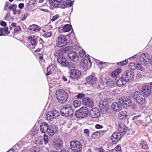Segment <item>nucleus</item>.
<instances>
[{"instance_id":"obj_1","label":"nucleus","mask_w":152,"mask_h":152,"mask_svg":"<svg viewBox=\"0 0 152 152\" xmlns=\"http://www.w3.org/2000/svg\"><path fill=\"white\" fill-rule=\"evenodd\" d=\"M56 96L58 102L60 104H65L68 101V94L63 89H58L56 92Z\"/></svg>"},{"instance_id":"obj_2","label":"nucleus","mask_w":152,"mask_h":152,"mask_svg":"<svg viewBox=\"0 0 152 152\" xmlns=\"http://www.w3.org/2000/svg\"><path fill=\"white\" fill-rule=\"evenodd\" d=\"M61 115L63 116L71 117L74 113L72 105L69 104H66L60 110Z\"/></svg>"},{"instance_id":"obj_3","label":"nucleus","mask_w":152,"mask_h":152,"mask_svg":"<svg viewBox=\"0 0 152 152\" xmlns=\"http://www.w3.org/2000/svg\"><path fill=\"white\" fill-rule=\"evenodd\" d=\"M88 108L85 107H81L78 110L76 111L75 115L76 117L79 118H82L86 117L88 113Z\"/></svg>"},{"instance_id":"obj_4","label":"nucleus","mask_w":152,"mask_h":152,"mask_svg":"<svg viewBox=\"0 0 152 152\" xmlns=\"http://www.w3.org/2000/svg\"><path fill=\"white\" fill-rule=\"evenodd\" d=\"M134 98L138 103L142 104H144L145 99L144 96L138 91H136L134 94Z\"/></svg>"},{"instance_id":"obj_5","label":"nucleus","mask_w":152,"mask_h":152,"mask_svg":"<svg viewBox=\"0 0 152 152\" xmlns=\"http://www.w3.org/2000/svg\"><path fill=\"white\" fill-rule=\"evenodd\" d=\"M70 145L72 151H80L82 149V145L78 141L73 140L71 141Z\"/></svg>"},{"instance_id":"obj_6","label":"nucleus","mask_w":152,"mask_h":152,"mask_svg":"<svg viewBox=\"0 0 152 152\" xmlns=\"http://www.w3.org/2000/svg\"><path fill=\"white\" fill-rule=\"evenodd\" d=\"M67 39L64 35H60L58 38L56 45L58 47H61L65 46L67 44Z\"/></svg>"},{"instance_id":"obj_7","label":"nucleus","mask_w":152,"mask_h":152,"mask_svg":"<svg viewBox=\"0 0 152 152\" xmlns=\"http://www.w3.org/2000/svg\"><path fill=\"white\" fill-rule=\"evenodd\" d=\"M134 73L131 71H127L124 73L122 75L123 78L126 82L131 80L134 77Z\"/></svg>"},{"instance_id":"obj_8","label":"nucleus","mask_w":152,"mask_h":152,"mask_svg":"<svg viewBox=\"0 0 152 152\" xmlns=\"http://www.w3.org/2000/svg\"><path fill=\"white\" fill-rule=\"evenodd\" d=\"M91 61L90 59L88 57V59H83L82 60L80 63V65L83 69L86 70L88 67V65L90 66V67L91 66Z\"/></svg>"},{"instance_id":"obj_9","label":"nucleus","mask_w":152,"mask_h":152,"mask_svg":"<svg viewBox=\"0 0 152 152\" xmlns=\"http://www.w3.org/2000/svg\"><path fill=\"white\" fill-rule=\"evenodd\" d=\"M97 80V78L95 76L90 75L86 78L85 84L90 86L93 85L96 83Z\"/></svg>"},{"instance_id":"obj_10","label":"nucleus","mask_w":152,"mask_h":152,"mask_svg":"<svg viewBox=\"0 0 152 152\" xmlns=\"http://www.w3.org/2000/svg\"><path fill=\"white\" fill-rule=\"evenodd\" d=\"M81 75V73L79 70L73 69L70 72L69 77L72 79H76L79 77Z\"/></svg>"},{"instance_id":"obj_11","label":"nucleus","mask_w":152,"mask_h":152,"mask_svg":"<svg viewBox=\"0 0 152 152\" xmlns=\"http://www.w3.org/2000/svg\"><path fill=\"white\" fill-rule=\"evenodd\" d=\"M121 138V136L120 133L115 132L113 134L110 138L113 143L116 144Z\"/></svg>"},{"instance_id":"obj_12","label":"nucleus","mask_w":152,"mask_h":152,"mask_svg":"<svg viewBox=\"0 0 152 152\" xmlns=\"http://www.w3.org/2000/svg\"><path fill=\"white\" fill-rule=\"evenodd\" d=\"M142 91L144 95L146 96H149L152 93V89L148 86H144L141 88Z\"/></svg>"},{"instance_id":"obj_13","label":"nucleus","mask_w":152,"mask_h":152,"mask_svg":"<svg viewBox=\"0 0 152 152\" xmlns=\"http://www.w3.org/2000/svg\"><path fill=\"white\" fill-rule=\"evenodd\" d=\"M100 115L99 110L96 108H93L89 112V116L92 118H97Z\"/></svg>"},{"instance_id":"obj_14","label":"nucleus","mask_w":152,"mask_h":152,"mask_svg":"<svg viewBox=\"0 0 152 152\" xmlns=\"http://www.w3.org/2000/svg\"><path fill=\"white\" fill-rule=\"evenodd\" d=\"M118 130L120 133H123L125 134L126 132H129V130L126 126L123 123L119 122L118 123Z\"/></svg>"},{"instance_id":"obj_15","label":"nucleus","mask_w":152,"mask_h":152,"mask_svg":"<svg viewBox=\"0 0 152 152\" xmlns=\"http://www.w3.org/2000/svg\"><path fill=\"white\" fill-rule=\"evenodd\" d=\"M82 102L84 105L89 107H92L94 105L93 101L88 97L84 98L82 100Z\"/></svg>"},{"instance_id":"obj_16","label":"nucleus","mask_w":152,"mask_h":152,"mask_svg":"<svg viewBox=\"0 0 152 152\" xmlns=\"http://www.w3.org/2000/svg\"><path fill=\"white\" fill-rule=\"evenodd\" d=\"M63 145V141L60 139L55 140L53 142V146L56 149H59L61 148L62 147Z\"/></svg>"},{"instance_id":"obj_17","label":"nucleus","mask_w":152,"mask_h":152,"mask_svg":"<svg viewBox=\"0 0 152 152\" xmlns=\"http://www.w3.org/2000/svg\"><path fill=\"white\" fill-rule=\"evenodd\" d=\"M119 102L124 105H126L128 106H131L132 104V102L131 100L127 97H124L123 98L119 99Z\"/></svg>"},{"instance_id":"obj_18","label":"nucleus","mask_w":152,"mask_h":152,"mask_svg":"<svg viewBox=\"0 0 152 152\" xmlns=\"http://www.w3.org/2000/svg\"><path fill=\"white\" fill-rule=\"evenodd\" d=\"M57 130V127L55 125H51L50 126L49 125L47 132L50 136H52L56 132Z\"/></svg>"},{"instance_id":"obj_19","label":"nucleus","mask_w":152,"mask_h":152,"mask_svg":"<svg viewBox=\"0 0 152 152\" xmlns=\"http://www.w3.org/2000/svg\"><path fill=\"white\" fill-rule=\"evenodd\" d=\"M68 56L71 60L74 61H77L79 58L76 52L73 51H70L68 53Z\"/></svg>"},{"instance_id":"obj_20","label":"nucleus","mask_w":152,"mask_h":152,"mask_svg":"<svg viewBox=\"0 0 152 152\" xmlns=\"http://www.w3.org/2000/svg\"><path fill=\"white\" fill-rule=\"evenodd\" d=\"M28 39L30 44L34 48L36 46L38 43V39L35 36H29Z\"/></svg>"},{"instance_id":"obj_21","label":"nucleus","mask_w":152,"mask_h":152,"mask_svg":"<svg viewBox=\"0 0 152 152\" xmlns=\"http://www.w3.org/2000/svg\"><path fill=\"white\" fill-rule=\"evenodd\" d=\"M57 62L63 66L66 67L68 64V62L66 58L63 57H58Z\"/></svg>"},{"instance_id":"obj_22","label":"nucleus","mask_w":152,"mask_h":152,"mask_svg":"<svg viewBox=\"0 0 152 152\" xmlns=\"http://www.w3.org/2000/svg\"><path fill=\"white\" fill-rule=\"evenodd\" d=\"M111 108L114 111L118 112L121 110L122 106L119 103L115 102L112 104Z\"/></svg>"},{"instance_id":"obj_23","label":"nucleus","mask_w":152,"mask_h":152,"mask_svg":"<svg viewBox=\"0 0 152 152\" xmlns=\"http://www.w3.org/2000/svg\"><path fill=\"white\" fill-rule=\"evenodd\" d=\"M149 57L147 54L142 53L140 56V60L141 63L143 65H145L147 64V62L149 59Z\"/></svg>"},{"instance_id":"obj_24","label":"nucleus","mask_w":152,"mask_h":152,"mask_svg":"<svg viewBox=\"0 0 152 152\" xmlns=\"http://www.w3.org/2000/svg\"><path fill=\"white\" fill-rule=\"evenodd\" d=\"M116 85L119 87H121L126 84V82L122 77H117L115 79Z\"/></svg>"},{"instance_id":"obj_25","label":"nucleus","mask_w":152,"mask_h":152,"mask_svg":"<svg viewBox=\"0 0 152 152\" xmlns=\"http://www.w3.org/2000/svg\"><path fill=\"white\" fill-rule=\"evenodd\" d=\"M49 125L46 123L43 122L40 126L41 132L42 133H45L47 132Z\"/></svg>"},{"instance_id":"obj_26","label":"nucleus","mask_w":152,"mask_h":152,"mask_svg":"<svg viewBox=\"0 0 152 152\" xmlns=\"http://www.w3.org/2000/svg\"><path fill=\"white\" fill-rule=\"evenodd\" d=\"M72 28V26L71 25L66 24L61 27V32H69L71 30Z\"/></svg>"},{"instance_id":"obj_27","label":"nucleus","mask_w":152,"mask_h":152,"mask_svg":"<svg viewBox=\"0 0 152 152\" xmlns=\"http://www.w3.org/2000/svg\"><path fill=\"white\" fill-rule=\"evenodd\" d=\"M10 31L8 30V27L1 28H0V36H5L6 34H10Z\"/></svg>"},{"instance_id":"obj_28","label":"nucleus","mask_w":152,"mask_h":152,"mask_svg":"<svg viewBox=\"0 0 152 152\" xmlns=\"http://www.w3.org/2000/svg\"><path fill=\"white\" fill-rule=\"evenodd\" d=\"M28 28L30 30L35 32H38L41 29V28H39L38 26L36 24H32Z\"/></svg>"},{"instance_id":"obj_29","label":"nucleus","mask_w":152,"mask_h":152,"mask_svg":"<svg viewBox=\"0 0 152 152\" xmlns=\"http://www.w3.org/2000/svg\"><path fill=\"white\" fill-rule=\"evenodd\" d=\"M122 70L120 68H118L115 69L110 74V75L113 77L115 78L118 76L121 72Z\"/></svg>"},{"instance_id":"obj_30","label":"nucleus","mask_w":152,"mask_h":152,"mask_svg":"<svg viewBox=\"0 0 152 152\" xmlns=\"http://www.w3.org/2000/svg\"><path fill=\"white\" fill-rule=\"evenodd\" d=\"M127 116V113L126 111H121L118 115V118L120 120L126 118Z\"/></svg>"},{"instance_id":"obj_31","label":"nucleus","mask_w":152,"mask_h":152,"mask_svg":"<svg viewBox=\"0 0 152 152\" xmlns=\"http://www.w3.org/2000/svg\"><path fill=\"white\" fill-rule=\"evenodd\" d=\"M104 81L108 86L112 87L114 86V82L113 80L110 78H105Z\"/></svg>"},{"instance_id":"obj_32","label":"nucleus","mask_w":152,"mask_h":152,"mask_svg":"<svg viewBox=\"0 0 152 152\" xmlns=\"http://www.w3.org/2000/svg\"><path fill=\"white\" fill-rule=\"evenodd\" d=\"M100 108L101 112H102L103 113H105L108 110V106L107 104L105 106L103 104H102V105L100 107Z\"/></svg>"},{"instance_id":"obj_33","label":"nucleus","mask_w":152,"mask_h":152,"mask_svg":"<svg viewBox=\"0 0 152 152\" xmlns=\"http://www.w3.org/2000/svg\"><path fill=\"white\" fill-rule=\"evenodd\" d=\"M54 55L59 57H62L64 54L61 49H60L59 50H58L55 51L54 53Z\"/></svg>"},{"instance_id":"obj_34","label":"nucleus","mask_w":152,"mask_h":152,"mask_svg":"<svg viewBox=\"0 0 152 152\" xmlns=\"http://www.w3.org/2000/svg\"><path fill=\"white\" fill-rule=\"evenodd\" d=\"M61 3V2L59 1L58 0H53L50 3V4L53 6L56 7H58Z\"/></svg>"},{"instance_id":"obj_35","label":"nucleus","mask_w":152,"mask_h":152,"mask_svg":"<svg viewBox=\"0 0 152 152\" xmlns=\"http://www.w3.org/2000/svg\"><path fill=\"white\" fill-rule=\"evenodd\" d=\"M81 102L78 100H75L73 102V106L75 108H77L80 107L81 104Z\"/></svg>"},{"instance_id":"obj_36","label":"nucleus","mask_w":152,"mask_h":152,"mask_svg":"<svg viewBox=\"0 0 152 152\" xmlns=\"http://www.w3.org/2000/svg\"><path fill=\"white\" fill-rule=\"evenodd\" d=\"M46 117L47 120L49 121H51L53 120V118H54L52 114V112L50 111L48 112L46 114Z\"/></svg>"},{"instance_id":"obj_37","label":"nucleus","mask_w":152,"mask_h":152,"mask_svg":"<svg viewBox=\"0 0 152 152\" xmlns=\"http://www.w3.org/2000/svg\"><path fill=\"white\" fill-rule=\"evenodd\" d=\"M53 68L51 66H49L47 68V72L46 73V76H48L51 74L53 72Z\"/></svg>"},{"instance_id":"obj_38","label":"nucleus","mask_w":152,"mask_h":152,"mask_svg":"<svg viewBox=\"0 0 152 152\" xmlns=\"http://www.w3.org/2000/svg\"><path fill=\"white\" fill-rule=\"evenodd\" d=\"M140 144L143 149H148V145L146 141H142Z\"/></svg>"},{"instance_id":"obj_39","label":"nucleus","mask_w":152,"mask_h":152,"mask_svg":"<svg viewBox=\"0 0 152 152\" xmlns=\"http://www.w3.org/2000/svg\"><path fill=\"white\" fill-rule=\"evenodd\" d=\"M128 62V60L127 59H126L122 61L118 62L117 64L119 66H124L127 64Z\"/></svg>"},{"instance_id":"obj_40","label":"nucleus","mask_w":152,"mask_h":152,"mask_svg":"<svg viewBox=\"0 0 152 152\" xmlns=\"http://www.w3.org/2000/svg\"><path fill=\"white\" fill-rule=\"evenodd\" d=\"M50 112H52V114L54 118H57L59 115V113L55 110Z\"/></svg>"},{"instance_id":"obj_41","label":"nucleus","mask_w":152,"mask_h":152,"mask_svg":"<svg viewBox=\"0 0 152 152\" xmlns=\"http://www.w3.org/2000/svg\"><path fill=\"white\" fill-rule=\"evenodd\" d=\"M61 50H62L64 53L68 52L71 49V47L70 46H67L65 47L64 48H61Z\"/></svg>"},{"instance_id":"obj_42","label":"nucleus","mask_w":152,"mask_h":152,"mask_svg":"<svg viewBox=\"0 0 152 152\" xmlns=\"http://www.w3.org/2000/svg\"><path fill=\"white\" fill-rule=\"evenodd\" d=\"M85 95L82 93H79L76 96V97L78 99H83L85 98Z\"/></svg>"},{"instance_id":"obj_43","label":"nucleus","mask_w":152,"mask_h":152,"mask_svg":"<svg viewBox=\"0 0 152 152\" xmlns=\"http://www.w3.org/2000/svg\"><path fill=\"white\" fill-rule=\"evenodd\" d=\"M43 48V45L42 43H40L39 46L34 51L36 53H38Z\"/></svg>"},{"instance_id":"obj_44","label":"nucleus","mask_w":152,"mask_h":152,"mask_svg":"<svg viewBox=\"0 0 152 152\" xmlns=\"http://www.w3.org/2000/svg\"><path fill=\"white\" fill-rule=\"evenodd\" d=\"M79 54L81 58H85L86 57L85 52L83 50H80L79 52Z\"/></svg>"},{"instance_id":"obj_45","label":"nucleus","mask_w":152,"mask_h":152,"mask_svg":"<svg viewBox=\"0 0 152 152\" xmlns=\"http://www.w3.org/2000/svg\"><path fill=\"white\" fill-rule=\"evenodd\" d=\"M52 35V33L51 32H47L43 34V36L45 38L50 37Z\"/></svg>"},{"instance_id":"obj_46","label":"nucleus","mask_w":152,"mask_h":152,"mask_svg":"<svg viewBox=\"0 0 152 152\" xmlns=\"http://www.w3.org/2000/svg\"><path fill=\"white\" fill-rule=\"evenodd\" d=\"M136 64L134 63H130L129 65V67L132 69L134 70L135 69Z\"/></svg>"},{"instance_id":"obj_47","label":"nucleus","mask_w":152,"mask_h":152,"mask_svg":"<svg viewBox=\"0 0 152 152\" xmlns=\"http://www.w3.org/2000/svg\"><path fill=\"white\" fill-rule=\"evenodd\" d=\"M136 69L139 70H142L143 67L140 64L138 63L136 64L135 69Z\"/></svg>"},{"instance_id":"obj_48","label":"nucleus","mask_w":152,"mask_h":152,"mask_svg":"<svg viewBox=\"0 0 152 152\" xmlns=\"http://www.w3.org/2000/svg\"><path fill=\"white\" fill-rule=\"evenodd\" d=\"M43 140L44 141V143L45 144H47L48 142V136L47 135L45 134L44 135Z\"/></svg>"},{"instance_id":"obj_49","label":"nucleus","mask_w":152,"mask_h":152,"mask_svg":"<svg viewBox=\"0 0 152 152\" xmlns=\"http://www.w3.org/2000/svg\"><path fill=\"white\" fill-rule=\"evenodd\" d=\"M59 17V15L58 14L56 15L53 16L51 20L52 22H53L56 20Z\"/></svg>"},{"instance_id":"obj_50","label":"nucleus","mask_w":152,"mask_h":152,"mask_svg":"<svg viewBox=\"0 0 152 152\" xmlns=\"http://www.w3.org/2000/svg\"><path fill=\"white\" fill-rule=\"evenodd\" d=\"M39 148L34 147L31 148L30 152H39Z\"/></svg>"},{"instance_id":"obj_51","label":"nucleus","mask_w":152,"mask_h":152,"mask_svg":"<svg viewBox=\"0 0 152 152\" xmlns=\"http://www.w3.org/2000/svg\"><path fill=\"white\" fill-rule=\"evenodd\" d=\"M21 30V28L20 26H16L14 29V32L15 33H18V31Z\"/></svg>"},{"instance_id":"obj_52","label":"nucleus","mask_w":152,"mask_h":152,"mask_svg":"<svg viewBox=\"0 0 152 152\" xmlns=\"http://www.w3.org/2000/svg\"><path fill=\"white\" fill-rule=\"evenodd\" d=\"M68 6V3L67 1H64L61 4V7L62 8H65Z\"/></svg>"},{"instance_id":"obj_53","label":"nucleus","mask_w":152,"mask_h":152,"mask_svg":"<svg viewBox=\"0 0 152 152\" xmlns=\"http://www.w3.org/2000/svg\"><path fill=\"white\" fill-rule=\"evenodd\" d=\"M17 6L15 5H12L8 9L13 11H14L16 8Z\"/></svg>"},{"instance_id":"obj_54","label":"nucleus","mask_w":152,"mask_h":152,"mask_svg":"<svg viewBox=\"0 0 152 152\" xmlns=\"http://www.w3.org/2000/svg\"><path fill=\"white\" fill-rule=\"evenodd\" d=\"M84 133L86 134V136L87 137L89 136V131L88 129H85L84 130Z\"/></svg>"},{"instance_id":"obj_55","label":"nucleus","mask_w":152,"mask_h":152,"mask_svg":"<svg viewBox=\"0 0 152 152\" xmlns=\"http://www.w3.org/2000/svg\"><path fill=\"white\" fill-rule=\"evenodd\" d=\"M115 150L116 151H121V147L119 145H117L115 148Z\"/></svg>"},{"instance_id":"obj_56","label":"nucleus","mask_w":152,"mask_h":152,"mask_svg":"<svg viewBox=\"0 0 152 152\" xmlns=\"http://www.w3.org/2000/svg\"><path fill=\"white\" fill-rule=\"evenodd\" d=\"M95 127L97 129H101L103 128V126L99 124H96V125Z\"/></svg>"},{"instance_id":"obj_57","label":"nucleus","mask_w":152,"mask_h":152,"mask_svg":"<svg viewBox=\"0 0 152 152\" xmlns=\"http://www.w3.org/2000/svg\"><path fill=\"white\" fill-rule=\"evenodd\" d=\"M39 56V58L41 61H42L43 60V54L39 53L38 54Z\"/></svg>"},{"instance_id":"obj_58","label":"nucleus","mask_w":152,"mask_h":152,"mask_svg":"<svg viewBox=\"0 0 152 152\" xmlns=\"http://www.w3.org/2000/svg\"><path fill=\"white\" fill-rule=\"evenodd\" d=\"M100 133L99 131H96L94 133L93 135L96 136V137L99 136H100Z\"/></svg>"},{"instance_id":"obj_59","label":"nucleus","mask_w":152,"mask_h":152,"mask_svg":"<svg viewBox=\"0 0 152 152\" xmlns=\"http://www.w3.org/2000/svg\"><path fill=\"white\" fill-rule=\"evenodd\" d=\"M97 150L98 152H104V150L101 148H97Z\"/></svg>"},{"instance_id":"obj_60","label":"nucleus","mask_w":152,"mask_h":152,"mask_svg":"<svg viewBox=\"0 0 152 152\" xmlns=\"http://www.w3.org/2000/svg\"><path fill=\"white\" fill-rule=\"evenodd\" d=\"M24 6V4L23 3H20L18 5V7L20 9H23Z\"/></svg>"},{"instance_id":"obj_61","label":"nucleus","mask_w":152,"mask_h":152,"mask_svg":"<svg viewBox=\"0 0 152 152\" xmlns=\"http://www.w3.org/2000/svg\"><path fill=\"white\" fill-rule=\"evenodd\" d=\"M0 25L2 26H5L6 25V23L4 21H2L0 22Z\"/></svg>"},{"instance_id":"obj_62","label":"nucleus","mask_w":152,"mask_h":152,"mask_svg":"<svg viewBox=\"0 0 152 152\" xmlns=\"http://www.w3.org/2000/svg\"><path fill=\"white\" fill-rule=\"evenodd\" d=\"M10 15V13H7L6 14V15L5 17V19H7Z\"/></svg>"},{"instance_id":"obj_63","label":"nucleus","mask_w":152,"mask_h":152,"mask_svg":"<svg viewBox=\"0 0 152 152\" xmlns=\"http://www.w3.org/2000/svg\"><path fill=\"white\" fill-rule=\"evenodd\" d=\"M140 116H141L140 115H137L135 116L132 119L133 120H134L135 119H137V118L140 117Z\"/></svg>"},{"instance_id":"obj_64","label":"nucleus","mask_w":152,"mask_h":152,"mask_svg":"<svg viewBox=\"0 0 152 152\" xmlns=\"http://www.w3.org/2000/svg\"><path fill=\"white\" fill-rule=\"evenodd\" d=\"M99 132H100V135H101V134H104L106 132V131L103 130V131H100Z\"/></svg>"}]
</instances>
